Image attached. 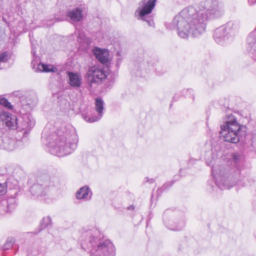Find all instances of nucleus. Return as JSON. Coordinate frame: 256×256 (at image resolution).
<instances>
[{
    "mask_svg": "<svg viewBox=\"0 0 256 256\" xmlns=\"http://www.w3.org/2000/svg\"><path fill=\"white\" fill-rule=\"evenodd\" d=\"M224 13V4L221 0H206L196 7L184 8L168 28L176 29L178 36L182 38H187L190 34L198 37L205 32L208 20L220 18Z\"/></svg>",
    "mask_w": 256,
    "mask_h": 256,
    "instance_id": "f257e3e1",
    "label": "nucleus"
},
{
    "mask_svg": "<svg viewBox=\"0 0 256 256\" xmlns=\"http://www.w3.org/2000/svg\"><path fill=\"white\" fill-rule=\"evenodd\" d=\"M242 156L238 153H234L232 155L228 163L232 168L230 170L228 166H214V157L212 156L211 150L206 152L204 160L208 166H212V174L215 180V184L220 189H229L234 186L239 180L240 168L242 165Z\"/></svg>",
    "mask_w": 256,
    "mask_h": 256,
    "instance_id": "f03ea898",
    "label": "nucleus"
},
{
    "mask_svg": "<svg viewBox=\"0 0 256 256\" xmlns=\"http://www.w3.org/2000/svg\"><path fill=\"white\" fill-rule=\"evenodd\" d=\"M82 248L88 250L90 256H114V246L108 240H101L96 228L84 229L80 238Z\"/></svg>",
    "mask_w": 256,
    "mask_h": 256,
    "instance_id": "7ed1b4c3",
    "label": "nucleus"
},
{
    "mask_svg": "<svg viewBox=\"0 0 256 256\" xmlns=\"http://www.w3.org/2000/svg\"><path fill=\"white\" fill-rule=\"evenodd\" d=\"M48 150L52 154L64 156L72 153L76 148L78 136L74 130L64 132L58 130L46 138Z\"/></svg>",
    "mask_w": 256,
    "mask_h": 256,
    "instance_id": "20e7f679",
    "label": "nucleus"
},
{
    "mask_svg": "<svg viewBox=\"0 0 256 256\" xmlns=\"http://www.w3.org/2000/svg\"><path fill=\"white\" fill-rule=\"evenodd\" d=\"M220 127V136L228 142L238 143L241 138L246 135V126L239 124L236 118L232 114L226 116Z\"/></svg>",
    "mask_w": 256,
    "mask_h": 256,
    "instance_id": "39448f33",
    "label": "nucleus"
},
{
    "mask_svg": "<svg viewBox=\"0 0 256 256\" xmlns=\"http://www.w3.org/2000/svg\"><path fill=\"white\" fill-rule=\"evenodd\" d=\"M60 184V180L57 176H50L47 174L41 176L36 184H33L30 189L32 198L38 200H46L49 196L50 192Z\"/></svg>",
    "mask_w": 256,
    "mask_h": 256,
    "instance_id": "423d86ee",
    "label": "nucleus"
},
{
    "mask_svg": "<svg viewBox=\"0 0 256 256\" xmlns=\"http://www.w3.org/2000/svg\"><path fill=\"white\" fill-rule=\"evenodd\" d=\"M238 28V24L230 21L226 24L216 28L214 32L215 42L220 45H224L232 40V34L234 33Z\"/></svg>",
    "mask_w": 256,
    "mask_h": 256,
    "instance_id": "0eeeda50",
    "label": "nucleus"
},
{
    "mask_svg": "<svg viewBox=\"0 0 256 256\" xmlns=\"http://www.w3.org/2000/svg\"><path fill=\"white\" fill-rule=\"evenodd\" d=\"M109 72L107 68H102L94 66L89 68L86 78L92 86V84H101L108 77Z\"/></svg>",
    "mask_w": 256,
    "mask_h": 256,
    "instance_id": "6e6552de",
    "label": "nucleus"
},
{
    "mask_svg": "<svg viewBox=\"0 0 256 256\" xmlns=\"http://www.w3.org/2000/svg\"><path fill=\"white\" fill-rule=\"evenodd\" d=\"M156 0H142L138 3V6L136 9L135 14L138 16V19L146 20L149 26L154 24L150 18H145L146 15L150 14L156 6Z\"/></svg>",
    "mask_w": 256,
    "mask_h": 256,
    "instance_id": "1a4fd4ad",
    "label": "nucleus"
},
{
    "mask_svg": "<svg viewBox=\"0 0 256 256\" xmlns=\"http://www.w3.org/2000/svg\"><path fill=\"white\" fill-rule=\"evenodd\" d=\"M16 96H18L20 100V102L17 104L18 110L20 114L27 113L32 110L36 105L38 98L35 95L30 96L24 98L21 97V94L18 92H14Z\"/></svg>",
    "mask_w": 256,
    "mask_h": 256,
    "instance_id": "9d476101",
    "label": "nucleus"
},
{
    "mask_svg": "<svg viewBox=\"0 0 256 256\" xmlns=\"http://www.w3.org/2000/svg\"><path fill=\"white\" fill-rule=\"evenodd\" d=\"M22 116L18 118V128L24 130V137H26L28 132L32 130L35 124L34 118L26 113L21 114Z\"/></svg>",
    "mask_w": 256,
    "mask_h": 256,
    "instance_id": "9b49d317",
    "label": "nucleus"
},
{
    "mask_svg": "<svg viewBox=\"0 0 256 256\" xmlns=\"http://www.w3.org/2000/svg\"><path fill=\"white\" fill-rule=\"evenodd\" d=\"M18 118L16 116L8 112L4 111L0 112V121L2 122L9 128L12 130L18 128Z\"/></svg>",
    "mask_w": 256,
    "mask_h": 256,
    "instance_id": "f8f14e48",
    "label": "nucleus"
},
{
    "mask_svg": "<svg viewBox=\"0 0 256 256\" xmlns=\"http://www.w3.org/2000/svg\"><path fill=\"white\" fill-rule=\"evenodd\" d=\"M104 105V102L102 98H96L95 100V109L98 113V115L86 116L84 117L86 121L89 122H94L99 120L103 116Z\"/></svg>",
    "mask_w": 256,
    "mask_h": 256,
    "instance_id": "ddd939ff",
    "label": "nucleus"
},
{
    "mask_svg": "<svg viewBox=\"0 0 256 256\" xmlns=\"http://www.w3.org/2000/svg\"><path fill=\"white\" fill-rule=\"evenodd\" d=\"M16 205V199L13 197L2 200L0 202V214L12 212L15 209Z\"/></svg>",
    "mask_w": 256,
    "mask_h": 256,
    "instance_id": "4468645a",
    "label": "nucleus"
},
{
    "mask_svg": "<svg viewBox=\"0 0 256 256\" xmlns=\"http://www.w3.org/2000/svg\"><path fill=\"white\" fill-rule=\"evenodd\" d=\"M16 140L6 136L0 138V148L8 151H12L16 148Z\"/></svg>",
    "mask_w": 256,
    "mask_h": 256,
    "instance_id": "2eb2a0df",
    "label": "nucleus"
},
{
    "mask_svg": "<svg viewBox=\"0 0 256 256\" xmlns=\"http://www.w3.org/2000/svg\"><path fill=\"white\" fill-rule=\"evenodd\" d=\"M66 16L70 18L72 23L80 22L82 20L84 14L82 9L75 8L67 12Z\"/></svg>",
    "mask_w": 256,
    "mask_h": 256,
    "instance_id": "dca6fc26",
    "label": "nucleus"
},
{
    "mask_svg": "<svg viewBox=\"0 0 256 256\" xmlns=\"http://www.w3.org/2000/svg\"><path fill=\"white\" fill-rule=\"evenodd\" d=\"M66 74L68 76V82L71 86L74 88L80 86L82 77L80 74L71 72H67Z\"/></svg>",
    "mask_w": 256,
    "mask_h": 256,
    "instance_id": "f3484780",
    "label": "nucleus"
},
{
    "mask_svg": "<svg viewBox=\"0 0 256 256\" xmlns=\"http://www.w3.org/2000/svg\"><path fill=\"white\" fill-rule=\"evenodd\" d=\"M94 54L96 58L102 64H104L108 62L109 52L108 50L96 48Z\"/></svg>",
    "mask_w": 256,
    "mask_h": 256,
    "instance_id": "a211bd4d",
    "label": "nucleus"
},
{
    "mask_svg": "<svg viewBox=\"0 0 256 256\" xmlns=\"http://www.w3.org/2000/svg\"><path fill=\"white\" fill-rule=\"evenodd\" d=\"M92 195V192L87 186L81 188L76 193V197L78 200H90Z\"/></svg>",
    "mask_w": 256,
    "mask_h": 256,
    "instance_id": "6ab92c4d",
    "label": "nucleus"
},
{
    "mask_svg": "<svg viewBox=\"0 0 256 256\" xmlns=\"http://www.w3.org/2000/svg\"><path fill=\"white\" fill-rule=\"evenodd\" d=\"M246 42L251 48L250 50L256 51V28L250 34Z\"/></svg>",
    "mask_w": 256,
    "mask_h": 256,
    "instance_id": "aec40b11",
    "label": "nucleus"
},
{
    "mask_svg": "<svg viewBox=\"0 0 256 256\" xmlns=\"http://www.w3.org/2000/svg\"><path fill=\"white\" fill-rule=\"evenodd\" d=\"M164 223L166 226L170 230H180L184 226V222L180 220L176 224H173L172 223H168L164 220Z\"/></svg>",
    "mask_w": 256,
    "mask_h": 256,
    "instance_id": "412c9836",
    "label": "nucleus"
},
{
    "mask_svg": "<svg viewBox=\"0 0 256 256\" xmlns=\"http://www.w3.org/2000/svg\"><path fill=\"white\" fill-rule=\"evenodd\" d=\"M50 66L46 64H40L38 66V68L44 72H55L56 68H50Z\"/></svg>",
    "mask_w": 256,
    "mask_h": 256,
    "instance_id": "4be33fe9",
    "label": "nucleus"
},
{
    "mask_svg": "<svg viewBox=\"0 0 256 256\" xmlns=\"http://www.w3.org/2000/svg\"><path fill=\"white\" fill-rule=\"evenodd\" d=\"M52 219L51 218L48 216L44 217L40 223L41 226L42 228H46L51 224Z\"/></svg>",
    "mask_w": 256,
    "mask_h": 256,
    "instance_id": "5701e85b",
    "label": "nucleus"
},
{
    "mask_svg": "<svg viewBox=\"0 0 256 256\" xmlns=\"http://www.w3.org/2000/svg\"><path fill=\"white\" fill-rule=\"evenodd\" d=\"M8 182V181H7L4 183L0 184V196H2L6 194Z\"/></svg>",
    "mask_w": 256,
    "mask_h": 256,
    "instance_id": "b1692460",
    "label": "nucleus"
},
{
    "mask_svg": "<svg viewBox=\"0 0 256 256\" xmlns=\"http://www.w3.org/2000/svg\"><path fill=\"white\" fill-rule=\"evenodd\" d=\"M0 104L9 108H12L10 103L6 98H1L0 99Z\"/></svg>",
    "mask_w": 256,
    "mask_h": 256,
    "instance_id": "393cba45",
    "label": "nucleus"
},
{
    "mask_svg": "<svg viewBox=\"0 0 256 256\" xmlns=\"http://www.w3.org/2000/svg\"><path fill=\"white\" fill-rule=\"evenodd\" d=\"M8 60V52H4L0 54V64L6 62Z\"/></svg>",
    "mask_w": 256,
    "mask_h": 256,
    "instance_id": "a878e982",
    "label": "nucleus"
},
{
    "mask_svg": "<svg viewBox=\"0 0 256 256\" xmlns=\"http://www.w3.org/2000/svg\"><path fill=\"white\" fill-rule=\"evenodd\" d=\"M12 240L9 241V240H8L6 241V243L5 244L3 248L4 250H8L10 248H12Z\"/></svg>",
    "mask_w": 256,
    "mask_h": 256,
    "instance_id": "bb28decb",
    "label": "nucleus"
},
{
    "mask_svg": "<svg viewBox=\"0 0 256 256\" xmlns=\"http://www.w3.org/2000/svg\"><path fill=\"white\" fill-rule=\"evenodd\" d=\"M186 92H188L190 95V98H192V100H194V90L192 89H188L186 90Z\"/></svg>",
    "mask_w": 256,
    "mask_h": 256,
    "instance_id": "cd10ccee",
    "label": "nucleus"
},
{
    "mask_svg": "<svg viewBox=\"0 0 256 256\" xmlns=\"http://www.w3.org/2000/svg\"><path fill=\"white\" fill-rule=\"evenodd\" d=\"M122 59L121 58H118L116 62V65L117 67L120 66L121 64V62H122Z\"/></svg>",
    "mask_w": 256,
    "mask_h": 256,
    "instance_id": "c85d7f7f",
    "label": "nucleus"
},
{
    "mask_svg": "<svg viewBox=\"0 0 256 256\" xmlns=\"http://www.w3.org/2000/svg\"><path fill=\"white\" fill-rule=\"evenodd\" d=\"M36 48H34V46L33 44H32V54L34 56L36 54Z\"/></svg>",
    "mask_w": 256,
    "mask_h": 256,
    "instance_id": "c756f323",
    "label": "nucleus"
},
{
    "mask_svg": "<svg viewBox=\"0 0 256 256\" xmlns=\"http://www.w3.org/2000/svg\"><path fill=\"white\" fill-rule=\"evenodd\" d=\"M248 3L250 5H253L256 3V0H248Z\"/></svg>",
    "mask_w": 256,
    "mask_h": 256,
    "instance_id": "7c9ffc66",
    "label": "nucleus"
},
{
    "mask_svg": "<svg viewBox=\"0 0 256 256\" xmlns=\"http://www.w3.org/2000/svg\"><path fill=\"white\" fill-rule=\"evenodd\" d=\"M2 130L0 128V138H2Z\"/></svg>",
    "mask_w": 256,
    "mask_h": 256,
    "instance_id": "2f4dec72",
    "label": "nucleus"
},
{
    "mask_svg": "<svg viewBox=\"0 0 256 256\" xmlns=\"http://www.w3.org/2000/svg\"><path fill=\"white\" fill-rule=\"evenodd\" d=\"M132 209H133V208H134V207H132V206H130L128 208V209H130V210L132 209Z\"/></svg>",
    "mask_w": 256,
    "mask_h": 256,
    "instance_id": "473e14b6",
    "label": "nucleus"
},
{
    "mask_svg": "<svg viewBox=\"0 0 256 256\" xmlns=\"http://www.w3.org/2000/svg\"><path fill=\"white\" fill-rule=\"evenodd\" d=\"M42 134V138H44V132H43Z\"/></svg>",
    "mask_w": 256,
    "mask_h": 256,
    "instance_id": "72a5a7b5",
    "label": "nucleus"
},
{
    "mask_svg": "<svg viewBox=\"0 0 256 256\" xmlns=\"http://www.w3.org/2000/svg\"><path fill=\"white\" fill-rule=\"evenodd\" d=\"M119 54H120V52H117V54H118V55H119Z\"/></svg>",
    "mask_w": 256,
    "mask_h": 256,
    "instance_id": "f704fd0d",
    "label": "nucleus"
}]
</instances>
